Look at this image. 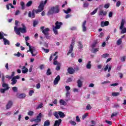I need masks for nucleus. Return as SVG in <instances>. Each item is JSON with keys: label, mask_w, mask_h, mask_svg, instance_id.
Masks as SVG:
<instances>
[{"label": "nucleus", "mask_w": 126, "mask_h": 126, "mask_svg": "<svg viewBox=\"0 0 126 126\" xmlns=\"http://www.w3.org/2000/svg\"><path fill=\"white\" fill-rule=\"evenodd\" d=\"M18 23L19 22L18 21H15V25L16 26L14 27V32L17 34V35H18L19 36H21V33L24 34L27 32V30H26V27L25 26V25L24 24H22V28H18Z\"/></svg>", "instance_id": "1"}, {"label": "nucleus", "mask_w": 126, "mask_h": 126, "mask_svg": "<svg viewBox=\"0 0 126 126\" xmlns=\"http://www.w3.org/2000/svg\"><path fill=\"white\" fill-rule=\"evenodd\" d=\"M57 54H58V52H56L50 56L49 58V60L50 62L51 61H52V60H53V58H54V57H56V56L57 55Z\"/></svg>", "instance_id": "35"}, {"label": "nucleus", "mask_w": 126, "mask_h": 126, "mask_svg": "<svg viewBox=\"0 0 126 126\" xmlns=\"http://www.w3.org/2000/svg\"><path fill=\"white\" fill-rule=\"evenodd\" d=\"M62 123V119H59L58 120L55 121L54 123V126H60V125Z\"/></svg>", "instance_id": "17"}, {"label": "nucleus", "mask_w": 126, "mask_h": 126, "mask_svg": "<svg viewBox=\"0 0 126 126\" xmlns=\"http://www.w3.org/2000/svg\"><path fill=\"white\" fill-rule=\"evenodd\" d=\"M98 15L101 16L102 15H107V11H103V10H101L99 11Z\"/></svg>", "instance_id": "23"}, {"label": "nucleus", "mask_w": 126, "mask_h": 126, "mask_svg": "<svg viewBox=\"0 0 126 126\" xmlns=\"http://www.w3.org/2000/svg\"><path fill=\"white\" fill-rule=\"evenodd\" d=\"M56 69L58 71H59V70H61V63H58V65H57Z\"/></svg>", "instance_id": "36"}, {"label": "nucleus", "mask_w": 126, "mask_h": 126, "mask_svg": "<svg viewBox=\"0 0 126 126\" xmlns=\"http://www.w3.org/2000/svg\"><path fill=\"white\" fill-rule=\"evenodd\" d=\"M55 25H56V27H54V28L57 29H60L61 28V26L63 25V23L56 22L55 23Z\"/></svg>", "instance_id": "16"}, {"label": "nucleus", "mask_w": 126, "mask_h": 126, "mask_svg": "<svg viewBox=\"0 0 126 126\" xmlns=\"http://www.w3.org/2000/svg\"><path fill=\"white\" fill-rule=\"evenodd\" d=\"M36 87L37 89H39V88H41V84H40V83L37 84L36 85Z\"/></svg>", "instance_id": "59"}, {"label": "nucleus", "mask_w": 126, "mask_h": 126, "mask_svg": "<svg viewBox=\"0 0 126 126\" xmlns=\"http://www.w3.org/2000/svg\"><path fill=\"white\" fill-rule=\"evenodd\" d=\"M14 56H15V57H21V54L20 53L18 52L17 54H16V53H15V54H14Z\"/></svg>", "instance_id": "52"}, {"label": "nucleus", "mask_w": 126, "mask_h": 126, "mask_svg": "<svg viewBox=\"0 0 126 126\" xmlns=\"http://www.w3.org/2000/svg\"><path fill=\"white\" fill-rule=\"evenodd\" d=\"M125 23H126V20L123 19L122 20L121 26L120 27V30H121V34H125V33H126V28L124 27L125 26Z\"/></svg>", "instance_id": "3"}, {"label": "nucleus", "mask_w": 126, "mask_h": 126, "mask_svg": "<svg viewBox=\"0 0 126 126\" xmlns=\"http://www.w3.org/2000/svg\"><path fill=\"white\" fill-rule=\"evenodd\" d=\"M77 83V86L79 88H81V87H82V81H81V80H78Z\"/></svg>", "instance_id": "21"}, {"label": "nucleus", "mask_w": 126, "mask_h": 126, "mask_svg": "<svg viewBox=\"0 0 126 126\" xmlns=\"http://www.w3.org/2000/svg\"><path fill=\"white\" fill-rule=\"evenodd\" d=\"M88 116V113H85L84 115L82 116V119L84 120L86 119V117Z\"/></svg>", "instance_id": "50"}, {"label": "nucleus", "mask_w": 126, "mask_h": 126, "mask_svg": "<svg viewBox=\"0 0 126 126\" xmlns=\"http://www.w3.org/2000/svg\"><path fill=\"white\" fill-rule=\"evenodd\" d=\"M13 104V103L12 102V101L9 100L8 101V103H7V104L6 105V109L8 110L9 109H10V108H11V107H12V104Z\"/></svg>", "instance_id": "9"}, {"label": "nucleus", "mask_w": 126, "mask_h": 126, "mask_svg": "<svg viewBox=\"0 0 126 126\" xmlns=\"http://www.w3.org/2000/svg\"><path fill=\"white\" fill-rule=\"evenodd\" d=\"M78 48L80 50H82V48H83V45H82V43L80 41H79L78 42Z\"/></svg>", "instance_id": "28"}, {"label": "nucleus", "mask_w": 126, "mask_h": 126, "mask_svg": "<svg viewBox=\"0 0 126 126\" xmlns=\"http://www.w3.org/2000/svg\"><path fill=\"white\" fill-rule=\"evenodd\" d=\"M86 110H87V111H89V110H91V105H90V104H88L86 106Z\"/></svg>", "instance_id": "51"}, {"label": "nucleus", "mask_w": 126, "mask_h": 126, "mask_svg": "<svg viewBox=\"0 0 126 126\" xmlns=\"http://www.w3.org/2000/svg\"><path fill=\"white\" fill-rule=\"evenodd\" d=\"M2 75V87L4 88L5 90H8L9 89V87H8V84L4 83V76H3V74H1Z\"/></svg>", "instance_id": "5"}, {"label": "nucleus", "mask_w": 126, "mask_h": 126, "mask_svg": "<svg viewBox=\"0 0 126 126\" xmlns=\"http://www.w3.org/2000/svg\"><path fill=\"white\" fill-rule=\"evenodd\" d=\"M76 122L77 123H80V119H79V117H78V116L76 117Z\"/></svg>", "instance_id": "56"}, {"label": "nucleus", "mask_w": 126, "mask_h": 126, "mask_svg": "<svg viewBox=\"0 0 126 126\" xmlns=\"http://www.w3.org/2000/svg\"><path fill=\"white\" fill-rule=\"evenodd\" d=\"M60 12V9L59 8V6H56L55 7V13H59Z\"/></svg>", "instance_id": "34"}, {"label": "nucleus", "mask_w": 126, "mask_h": 126, "mask_svg": "<svg viewBox=\"0 0 126 126\" xmlns=\"http://www.w3.org/2000/svg\"><path fill=\"white\" fill-rule=\"evenodd\" d=\"M41 30L44 35H45L47 39H49L50 36H49V32H50V29L49 28H46L45 29V27H41L40 28Z\"/></svg>", "instance_id": "2"}, {"label": "nucleus", "mask_w": 126, "mask_h": 126, "mask_svg": "<svg viewBox=\"0 0 126 126\" xmlns=\"http://www.w3.org/2000/svg\"><path fill=\"white\" fill-rule=\"evenodd\" d=\"M29 17H32V18H34L35 17V10H33L32 12H29Z\"/></svg>", "instance_id": "12"}, {"label": "nucleus", "mask_w": 126, "mask_h": 126, "mask_svg": "<svg viewBox=\"0 0 126 126\" xmlns=\"http://www.w3.org/2000/svg\"><path fill=\"white\" fill-rule=\"evenodd\" d=\"M89 6V3L88 2H84L83 7H88Z\"/></svg>", "instance_id": "46"}, {"label": "nucleus", "mask_w": 126, "mask_h": 126, "mask_svg": "<svg viewBox=\"0 0 126 126\" xmlns=\"http://www.w3.org/2000/svg\"><path fill=\"white\" fill-rule=\"evenodd\" d=\"M33 93H34V91L33 90L30 91V92H29L30 96H32V95H33Z\"/></svg>", "instance_id": "61"}, {"label": "nucleus", "mask_w": 126, "mask_h": 126, "mask_svg": "<svg viewBox=\"0 0 126 126\" xmlns=\"http://www.w3.org/2000/svg\"><path fill=\"white\" fill-rule=\"evenodd\" d=\"M69 95H70V92L69 91L66 92L65 101H69V97H70Z\"/></svg>", "instance_id": "24"}, {"label": "nucleus", "mask_w": 126, "mask_h": 126, "mask_svg": "<svg viewBox=\"0 0 126 126\" xmlns=\"http://www.w3.org/2000/svg\"><path fill=\"white\" fill-rule=\"evenodd\" d=\"M122 38H120L117 42V45H118V46H120V45L122 44Z\"/></svg>", "instance_id": "42"}, {"label": "nucleus", "mask_w": 126, "mask_h": 126, "mask_svg": "<svg viewBox=\"0 0 126 126\" xmlns=\"http://www.w3.org/2000/svg\"><path fill=\"white\" fill-rule=\"evenodd\" d=\"M51 126V122H50V120H46L44 122L43 126Z\"/></svg>", "instance_id": "26"}, {"label": "nucleus", "mask_w": 126, "mask_h": 126, "mask_svg": "<svg viewBox=\"0 0 126 126\" xmlns=\"http://www.w3.org/2000/svg\"><path fill=\"white\" fill-rule=\"evenodd\" d=\"M67 72L69 74H73L75 72V70L72 67H69L67 69Z\"/></svg>", "instance_id": "10"}, {"label": "nucleus", "mask_w": 126, "mask_h": 126, "mask_svg": "<svg viewBox=\"0 0 126 126\" xmlns=\"http://www.w3.org/2000/svg\"><path fill=\"white\" fill-rule=\"evenodd\" d=\"M4 38V35H3V32H0V40H1V39Z\"/></svg>", "instance_id": "47"}, {"label": "nucleus", "mask_w": 126, "mask_h": 126, "mask_svg": "<svg viewBox=\"0 0 126 126\" xmlns=\"http://www.w3.org/2000/svg\"><path fill=\"white\" fill-rule=\"evenodd\" d=\"M69 123L70 124V125H71V126H76V122L75 121L71 120L69 121Z\"/></svg>", "instance_id": "38"}, {"label": "nucleus", "mask_w": 126, "mask_h": 126, "mask_svg": "<svg viewBox=\"0 0 126 126\" xmlns=\"http://www.w3.org/2000/svg\"><path fill=\"white\" fill-rule=\"evenodd\" d=\"M108 57H109V54H103L102 55V58H108Z\"/></svg>", "instance_id": "57"}, {"label": "nucleus", "mask_w": 126, "mask_h": 126, "mask_svg": "<svg viewBox=\"0 0 126 126\" xmlns=\"http://www.w3.org/2000/svg\"><path fill=\"white\" fill-rule=\"evenodd\" d=\"M54 116H55V118H56V119H59V113H58V112L55 111L54 114H53Z\"/></svg>", "instance_id": "39"}, {"label": "nucleus", "mask_w": 126, "mask_h": 126, "mask_svg": "<svg viewBox=\"0 0 126 126\" xmlns=\"http://www.w3.org/2000/svg\"><path fill=\"white\" fill-rule=\"evenodd\" d=\"M96 45H97V41H95L92 45V47L93 48V49H94V48H95V47H96Z\"/></svg>", "instance_id": "45"}, {"label": "nucleus", "mask_w": 126, "mask_h": 126, "mask_svg": "<svg viewBox=\"0 0 126 126\" xmlns=\"http://www.w3.org/2000/svg\"><path fill=\"white\" fill-rule=\"evenodd\" d=\"M5 91H6V90H5V89H0V92L1 93H4V92H5Z\"/></svg>", "instance_id": "60"}, {"label": "nucleus", "mask_w": 126, "mask_h": 126, "mask_svg": "<svg viewBox=\"0 0 126 126\" xmlns=\"http://www.w3.org/2000/svg\"><path fill=\"white\" fill-rule=\"evenodd\" d=\"M28 68H26V66H23L22 68V73H24V74H25L26 73H27L29 71Z\"/></svg>", "instance_id": "14"}, {"label": "nucleus", "mask_w": 126, "mask_h": 126, "mask_svg": "<svg viewBox=\"0 0 126 126\" xmlns=\"http://www.w3.org/2000/svg\"><path fill=\"white\" fill-rule=\"evenodd\" d=\"M69 17H71V14H67V15H66L65 18L66 19H67L68 18H69Z\"/></svg>", "instance_id": "63"}, {"label": "nucleus", "mask_w": 126, "mask_h": 126, "mask_svg": "<svg viewBox=\"0 0 126 126\" xmlns=\"http://www.w3.org/2000/svg\"><path fill=\"white\" fill-rule=\"evenodd\" d=\"M20 5L21 6V8L23 10H24V9H25V3H24V2L21 1L20 2Z\"/></svg>", "instance_id": "30"}, {"label": "nucleus", "mask_w": 126, "mask_h": 126, "mask_svg": "<svg viewBox=\"0 0 126 126\" xmlns=\"http://www.w3.org/2000/svg\"><path fill=\"white\" fill-rule=\"evenodd\" d=\"M54 13H55V7H52L47 13V15H51V14H54Z\"/></svg>", "instance_id": "13"}, {"label": "nucleus", "mask_w": 126, "mask_h": 126, "mask_svg": "<svg viewBox=\"0 0 126 126\" xmlns=\"http://www.w3.org/2000/svg\"><path fill=\"white\" fill-rule=\"evenodd\" d=\"M120 5H121V1H118L116 3V6H117L118 7H119V6H120Z\"/></svg>", "instance_id": "64"}, {"label": "nucleus", "mask_w": 126, "mask_h": 126, "mask_svg": "<svg viewBox=\"0 0 126 126\" xmlns=\"http://www.w3.org/2000/svg\"><path fill=\"white\" fill-rule=\"evenodd\" d=\"M110 7V4L107 3L104 5V8H109Z\"/></svg>", "instance_id": "62"}, {"label": "nucleus", "mask_w": 126, "mask_h": 126, "mask_svg": "<svg viewBox=\"0 0 126 126\" xmlns=\"http://www.w3.org/2000/svg\"><path fill=\"white\" fill-rule=\"evenodd\" d=\"M99 51V48H95L92 50L93 53H97Z\"/></svg>", "instance_id": "54"}, {"label": "nucleus", "mask_w": 126, "mask_h": 126, "mask_svg": "<svg viewBox=\"0 0 126 126\" xmlns=\"http://www.w3.org/2000/svg\"><path fill=\"white\" fill-rule=\"evenodd\" d=\"M86 25V21H84L82 24V29H83V32H85L86 30H87V29L85 26Z\"/></svg>", "instance_id": "18"}, {"label": "nucleus", "mask_w": 126, "mask_h": 126, "mask_svg": "<svg viewBox=\"0 0 126 126\" xmlns=\"http://www.w3.org/2000/svg\"><path fill=\"white\" fill-rule=\"evenodd\" d=\"M47 2H48V0H45L44 1H42L39 4L38 9H39L40 11H43L44 8H45V5L47 4Z\"/></svg>", "instance_id": "4"}, {"label": "nucleus", "mask_w": 126, "mask_h": 126, "mask_svg": "<svg viewBox=\"0 0 126 126\" xmlns=\"http://www.w3.org/2000/svg\"><path fill=\"white\" fill-rule=\"evenodd\" d=\"M108 68H109V64H107L104 68L103 69L104 71H107L108 70Z\"/></svg>", "instance_id": "53"}, {"label": "nucleus", "mask_w": 126, "mask_h": 126, "mask_svg": "<svg viewBox=\"0 0 126 126\" xmlns=\"http://www.w3.org/2000/svg\"><path fill=\"white\" fill-rule=\"evenodd\" d=\"M3 41L4 45H5V46H6V45L10 44V42H9V40H7V39L5 38H4L3 39Z\"/></svg>", "instance_id": "20"}, {"label": "nucleus", "mask_w": 126, "mask_h": 126, "mask_svg": "<svg viewBox=\"0 0 126 126\" xmlns=\"http://www.w3.org/2000/svg\"><path fill=\"white\" fill-rule=\"evenodd\" d=\"M126 56H124L121 58L120 60L121 62H126Z\"/></svg>", "instance_id": "44"}, {"label": "nucleus", "mask_w": 126, "mask_h": 126, "mask_svg": "<svg viewBox=\"0 0 126 126\" xmlns=\"http://www.w3.org/2000/svg\"><path fill=\"white\" fill-rule=\"evenodd\" d=\"M59 103L61 106H65V105H66V102H65L63 99L60 100Z\"/></svg>", "instance_id": "25"}, {"label": "nucleus", "mask_w": 126, "mask_h": 126, "mask_svg": "<svg viewBox=\"0 0 126 126\" xmlns=\"http://www.w3.org/2000/svg\"><path fill=\"white\" fill-rule=\"evenodd\" d=\"M65 88L66 89V92H67V91H69V90H70V87L68 86H65Z\"/></svg>", "instance_id": "58"}, {"label": "nucleus", "mask_w": 126, "mask_h": 126, "mask_svg": "<svg viewBox=\"0 0 126 126\" xmlns=\"http://www.w3.org/2000/svg\"><path fill=\"white\" fill-rule=\"evenodd\" d=\"M28 116H32V115H34V112L32 111H30L28 113Z\"/></svg>", "instance_id": "49"}, {"label": "nucleus", "mask_w": 126, "mask_h": 126, "mask_svg": "<svg viewBox=\"0 0 126 126\" xmlns=\"http://www.w3.org/2000/svg\"><path fill=\"white\" fill-rule=\"evenodd\" d=\"M92 66V65L91 64V61H88L86 66V68L87 69H91Z\"/></svg>", "instance_id": "19"}, {"label": "nucleus", "mask_w": 126, "mask_h": 126, "mask_svg": "<svg viewBox=\"0 0 126 126\" xmlns=\"http://www.w3.org/2000/svg\"><path fill=\"white\" fill-rule=\"evenodd\" d=\"M109 25V21H102L100 23L101 27H105V26H108Z\"/></svg>", "instance_id": "15"}, {"label": "nucleus", "mask_w": 126, "mask_h": 126, "mask_svg": "<svg viewBox=\"0 0 126 126\" xmlns=\"http://www.w3.org/2000/svg\"><path fill=\"white\" fill-rule=\"evenodd\" d=\"M42 118V113H40L37 116L36 119H33L35 123H40L41 119Z\"/></svg>", "instance_id": "8"}, {"label": "nucleus", "mask_w": 126, "mask_h": 126, "mask_svg": "<svg viewBox=\"0 0 126 126\" xmlns=\"http://www.w3.org/2000/svg\"><path fill=\"white\" fill-rule=\"evenodd\" d=\"M18 98L19 99H24L26 97V95L25 94H21L17 95Z\"/></svg>", "instance_id": "22"}, {"label": "nucleus", "mask_w": 126, "mask_h": 126, "mask_svg": "<svg viewBox=\"0 0 126 126\" xmlns=\"http://www.w3.org/2000/svg\"><path fill=\"white\" fill-rule=\"evenodd\" d=\"M32 0H30L28 1L26 4V6H27V7H29V6H31V5H32Z\"/></svg>", "instance_id": "37"}, {"label": "nucleus", "mask_w": 126, "mask_h": 126, "mask_svg": "<svg viewBox=\"0 0 126 126\" xmlns=\"http://www.w3.org/2000/svg\"><path fill=\"white\" fill-rule=\"evenodd\" d=\"M58 114L59 115L60 118H64L65 117L64 113L62 111H59L58 112Z\"/></svg>", "instance_id": "29"}, {"label": "nucleus", "mask_w": 126, "mask_h": 126, "mask_svg": "<svg viewBox=\"0 0 126 126\" xmlns=\"http://www.w3.org/2000/svg\"><path fill=\"white\" fill-rule=\"evenodd\" d=\"M57 29H58L55 28V27H53V31L54 34H55V35H58V34H59Z\"/></svg>", "instance_id": "33"}, {"label": "nucleus", "mask_w": 126, "mask_h": 126, "mask_svg": "<svg viewBox=\"0 0 126 126\" xmlns=\"http://www.w3.org/2000/svg\"><path fill=\"white\" fill-rule=\"evenodd\" d=\"M28 52H31L32 57L36 56V54H34V52H36V48L34 47L29 46V50H28L27 53H28Z\"/></svg>", "instance_id": "7"}, {"label": "nucleus", "mask_w": 126, "mask_h": 126, "mask_svg": "<svg viewBox=\"0 0 126 126\" xmlns=\"http://www.w3.org/2000/svg\"><path fill=\"white\" fill-rule=\"evenodd\" d=\"M12 82L11 83V85H14L17 83V80L15 79L14 78H12L11 79Z\"/></svg>", "instance_id": "27"}, {"label": "nucleus", "mask_w": 126, "mask_h": 126, "mask_svg": "<svg viewBox=\"0 0 126 126\" xmlns=\"http://www.w3.org/2000/svg\"><path fill=\"white\" fill-rule=\"evenodd\" d=\"M18 88L16 87H13L12 88V90H13V92H17Z\"/></svg>", "instance_id": "43"}, {"label": "nucleus", "mask_w": 126, "mask_h": 126, "mask_svg": "<svg viewBox=\"0 0 126 126\" xmlns=\"http://www.w3.org/2000/svg\"><path fill=\"white\" fill-rule=\"evenodd\" d=\"M110 81H104L102 82H101V84H108L110 83Z\"/></svg>", "instance_id": "55"}, {"label": "nucleus", "mask_w": 126, "mask_h": 126, "mask_svg": "<svg viewBox=\"0 0 126 126\" xmlns=\"http://www.w3.org/2000/svg\"><path fill=\"white\" fill-rule=\"evenodd\" d=\"M98 10V8H96L91 13V15H94V14H95L97 13V11Z\"/></svg>", "instance_id": "40"}, {"label": "nucleus", "mask_w": 126, "mask_h": 126, "mask_svg": "<svg viewBox=\"0 0 126 126\" xmlns=\"http://www.w3.org/2000/svg\"><path fill=\"white\" fill-rule=\"evenodd\" d=\"M42 49L45 52V53H49V52H50V50H49V49H46L44 47H42Z\"/></svg>", "instance_id": "48"}, {"label": "nucleus", "mask_w": 126, "mask_h": 126, "mask_svg": "<svg viewBox=\"0 0 126 126\" xmlns=\"http://www.w3.org/2000/svg\"><path fill=\"white\" fill-rule=\"evenodd\" d=\"M47 75H51L52 74V72H51V69L50 68H48L46 72Z\"/></svg>", "instance_id": "41"}, {"label": "nucleus", "mask_w": 126, "mask_h": 126, "mask_svg": "<svg viewBox=\"0 0 126 126\" xmlns=\"http://www.w3.org/2000/svg\"><path fill=\"white\" fill-rule=\"evenodd\" d=\"M74 43H75L74 39H73L72 40L71 43L69 47V51L67 54V56H69V54L72 53V51H73V46H74Z\"/></svg>", "instance_id": "6"}, {"label": "nucleus", "mask_w": 126, "mask_h": 126, "mask_svg": "<svg viewBox=\"0 0 126 126\" xmlns=\"http://www.w3.org/2000/svg\"><path fill=\"white\" fill-rule=\"evenodd\" d=\"M64 12L66 14H68V13H70V12H71V9H70V8H68L67 10H63Z\"/></svg>", "instance_id": "31"}, {"label": "nucleus", "mask_w": 126, "mask_h": 126, "mask_svg": "<svg viewBox=\"0 0 126 126\" xmlns=\"http://www.w3.org/2000/svg\"><path fill=\"white\" fill-rule=\"evenodd\" d=\"M60 80H61V76L60 75H58L54 81V85H57V84H58Z\"/></svg>", "instance_id": "11"}, {"label": "nucleus", "mask_w": 126, "mask_h": 126, "mask_svg": "<svg viewBox=\"0 0 126 126\" xmlns=\"http://www.w3.org/2000/svg\"><path fill=\"white\" fill-rule=\"evenodd\" d=\"M112 96H113V97H117V96H119V95H120V93L113 92L112 93Z\"/></svg>", "instance_id": "32"}]
</instances>
